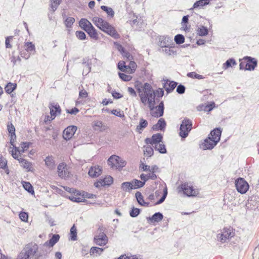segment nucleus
I'll return each instance as SVG.
<instances>
[{
    "label": "nucleus",
    "mask_w": 259,
    "mask_h": 259,
    "mask_svg": "<svg viewBox=\"0 0 259 259\" xmlns=\"http://www.w3.org/2000/svg\"><path fill=\"white\" fill-rule=\"evenodd\" d=\"M48 250L43 249L41 246L30 242L26 244L19 252L16 259H47Z\"/></svg>",
    "instance_id": "1"
},
{
    "label": "nucleus",
    "mask_w": 259,
    "mask_h": 259,
    "mask_svg": "<svg viewBox=\"0 0 259 259\" xmlns=\"http://www.w3.org/2000/svg\"><path fill=\"white\" fill-rule=\"evenodd\" d=\"M92 21L99 29L112 37L116 39L120 38V36L115 28L107 21L100 17H94Z\"/></svg>",
    "instance_id": "2"
},
{
    "label": "nucleus",
    "mask_w": 259,
    "mask_h": 259,
    "mask_svg": "<svg viewBox=\"0 0 259 259\" xmlns=\"http://www.w3.org/2000/svg\"><path fill=\"white\" fill-rule=\"evenodd\" d=\"M239 61L240 70L253 71L257 66V60L251 56H244Z\"/></svg>",
    "instance_id": "3"
},
{
    "label": "nucleus",
    "mask_w": 259,
    "mask_h": 259,
    "mask_svg": "<svg viewBox=\"0 0 259 259\" xmlns=\"http://www.w3.org/2000/svg\"><path fill=\"white\" fill-rule=\"evenodd\" d=\"M192 128V121L187 117H185L180 124L179 136L182 139H186Z\"/></svg>",
    "instance_id": "4"
},
{
    "label": "nucleus",
    "mask_w": 259,
    "mask_h": 259,
    "mask_svg": "<svg viewBox=\"0 0 259 259\" xmlns=\"http://www.w3.org/2000/svg\"><path fill=\"white\" fill-rule=\"evenodd\" d=\"M180 191L188 197H196L199 194L197 189H194L192 185H190L187 183L182 184L179 187Z\"/></svg>",
    "instance_id": "5"
},
{
    "label": "nucleus",
    "mask_w": 259,
    "mask_h": 259,
    "mask_svg": "<svg viewBox=\"0 0 259 259\" xmlns=\"http://www.w3.org/2000/svg\"><path fill=\"white\" fill-rule=\"evenodd\" d=\"M235 235V232L232 227H225L223 229L222 232L219 233L217 236V240L223 243L227 241Z\"/></svg>",
    "instance_id": "6"
},
{
    "label": "nucleus",
    "mask_w": 259,
    "mask_h": 259,
    "mask_svg": "<svg viewBox=\"0 0 259 259\" xmlns=\"http://www.w3.org/2000/svg\"><path fill=\"white\" fill-rule=\"evenodd\" d=\"M108 164L111 167H115L117 169H121L126 165L125 161L120 157L112 155L108 159Z\"/></svg>",
    "instance_id": "7"
},
{
    "label": "nucleus",
    "mask_w": 259,
    "mask_h": 259,
    "mask_svg": "<svg viewBox=\"0 0 259 259\" xmlns=\"http://www.w3.org/2000/svg\"><path fill=\"white\" fill-rule=\"evenodd\" d=\"M235 186L238 192L241 194L246 193L249 189L248 183L243 178H238L235 180Z\"/></svg>",
    "instance_id": "8"
},
{
    "label": "nucleus",
    "mask_w": 259,
    "mask_h": 259,
    "mask_svg": "<svg viewBox=\"0 0 259 259\" xmlns=\"http://www.w3.org/2000/svg\"><path fill=\"white\" fill-rule=\"evenodd\" d=\"M52 237L44 244H40L43 249L48 250V254L51 252L52 248L59 241L60 236L59 234H52Z\"/></svg>",
    "instance_id": "9"
},
{
    "label": "nucleus",
    "mask_w": 259,
    "mask_h": 259,
    "mask_svg": "<svg viewBox=\"0 0 259 259\" xmlns=\"http://www.w3.org/2000/svg\"><path fill=\"white\" fill-rule=\"evenodd\" d=\"M113 183V178L111 176H106L105 177L99 178L95 183L94 186L97 188L100 187H109Z\"/></svg>",
    "instance_id": "10"
},
{
    "label": "nucleus",
    "mask_w": 259,
    "mask_h": 259,
    "mask_svg": "<svg viewBox=\"0 0 259 259\" xmlns=\"http://www.w3.org/2000/svg\"><path fill=\"white\" fill-rule=\"evenodd\" d=\"M163 135L160 133L153 134L151 138H146L145 140V142L147 144H150L152 145H158V144L162 142Z\"/></svg>",
    "instance_id": "11"
},
{
    "label": "nucleus",
    "mask_w": 259,
    "mask_h": 259,
    "mask_svg": "<svg viewBox=\"0 0 259 259\" xmlns=\"http://www.w3.org/2000/svg\"><path fill=\"white\" fill-rule=\"evenodd\" d=\"M77 127L75 125H69L63 131V137L64 140L68 141L71 139L77 131Z\"/></svg>",
    "instance_id": "12"
},
{
    "label": "nucleus",
    "mask_w": 259,
    "mask_h": 259,
    "mask_svg": "<svg viewBox=\"0 0 259 259\" xmlns=\"http://www.w3.org/2000/svg\"><path fill=\"white\" fill-rule=\"evenodd\" d=\"M219 143V140H212L210 137H207L204 140V142L200 145L203 150H211Z\"/></svg>",
    "instance_id": "13"
},
{
    "label": "nucleus",
    "mask_w": 259,
    "mask_h": 259,
    "mask_svg": "<svg viewBox=\"0 0 259 259\" xmlns=\"http://www.w3.org/2000/svg\"><path fill=\"white\" fill-rule=\"evenodd\" d=\"M108 239L106 234L103 232L98 235H96L94 238V243L99 246H103L108 243Z\"/></svg>",
    "instance_id": "14"
},
{
    "label": "nucleus",
    "mask_w": 259,
    "mask_h": 259,
    "mask_svg": "<svg viewBox=\"0 0 259 259\" xmlns=\"http://www.w3.org/2000/svg\"><path fill=\"white\" fill-rule=\"evenodd\" d=\"M156 110H154L150 112L151 115L155 118H159L163 116L164 111V102L161 101L160 102L158 105L155 107V108Z\"/></svg>",
    "instance_id": "15"
},
{
    "label": "nucleus",
    "mask_w": 259,
    "mask_h": 259,
    "mask_svg": "<svg viewBox=\"0 0 259 259\" xmlns=\"http://www.w3.org/2000/svg\"><path fill=\"white\" fill-rule=\"evenodd\" d=\"M158 45L162 48L170 45L175 46L171 38L168 36H160L158 38Z\"/></svg>",
    "instance_id": "16"
},
{
    "label": "nucleus",
    "mask_w": 259,
    "mask_h": 259,
    "mask_svg": "<svg viewBox=\"0 0 259 259\" xmlns=\"http://www.w3.org/2000/svg\"><path fill=\"white\" fill-rule=\"evenodd\" d=\"M66 167L67 164L65 162H61L58 165L57 172L60 178L63 179L69 176Z\"/></svg>",
    "instance_id": "17"
},
{
    "label": "nucleus",
    "mask_w": 259,
    "mask_h": 259,
    "mask_svg": "<svg viewBox=\"0 0 259 259\" xmlns=\"http://www.w3.org/2000/svg\"><path fill=\"white\" fill-rule=\"evenodd\" d=\"M102 172V168L99 165L92 166L88 171L90 177L93 178L98 177Z\"/></svg>",
    "instance_id": "18"
},
{
    "label": "nucleus",
    "mask_w": 259,
    "mask_h": 259,
    "mask_svg": "<svg viewBox=\"0 0 259 259\" xmlns=\"http://www.w3.org/2000/svg\"><path fill=\"white\" fill-rule=\"evenodd\" d=\"M178 85V82L175 81H170L168 79L164 80L163 88L167 94L171 93Z\"/></svg>",
    "instance_id": "19"
},
{
    "label": "nucleus",
    "mask_w": 259,
    "mask_h": 259,
    "mask_svg": "<svg viewBox=\"0 0 259 259\" xmlns=\"http://www.w3.org/2000/svg\"><path fill=\"white\" fill-rule=\"evenodd\" d=\"M49 107L50 110V114L52 117H56L61 114V109L58 103H50Z\"/></svg>",
    "instance_id": "20"
},
{
    "label": "nucleus",
    "mask_w": 259,
    "mask_h": 259,
    "mask_svg": "<svg viewBox=\"0 0 259 259\" xmlns=\"http://www.w3.org/2000/svg\"><path fill=\"white\" fill-rule=\"evenodd\" d=\"M163 219V215L160 212H156L152 216L147 217V220L150 224L158 223Z\"/></svg>",
    "instance_id": "21"
},
{
    "label": "nucleus",
    "mask_w": 259,
    "mask_h": 259,
    "mask_svg": "<svg viewBox=\"0 0 259 259\" xmlns=\"http://www.w3.org/2000/svg\"><path fill=\"white\" fill-rule=\"evenodd\" d=\"M222 130L221 127H215L210 131L208 135V137L212 139V140H220Z\"/></svg>",
    "instance_id": "22"
},
{
    "label": "nucleus",
    "mask_w": 259,
    "mask_h": 259,
    "mask_svg": "<svg viewBox=\"0 0 259 259\" xmlns=\"http://www.w3.org/2000/svg\"><path fill=\"white\" fill-rule=\"evenodd\" d=\"M82 64L85 65V67L83 70L82 74L87 75L91 71L92 61L89 58H83Z\"/></svg>",
    "instance_id": "23"
},
{
    "label": "nucleus",
    "mask_w": 259,
    "mask_h": 259,
    "mask_svg": "<svg viewBox=\"0 0 259 259\" xmlns=\"http://www.w3.org/2000/svg\"><path fill=\"white\" fill-rule=\"evenodd\" d=\"M163 48L164 49H162V52H164L167 56H175L177 55V50L176 49L175 45H170Z\"/></svg>",
    "instance_id": "24"
},
{
    "label": "nucleus",
    "mask_w": 259,
    "mask_h": 259,
    "mask_svg": "<svg viewBox=\"0 0 259 259\" xmlns=\"http://www.w3.org/2000/svg\"><path fill=\"white\" fill-rule=\"evenodd\" d=\"M135 197L136 198L137 201L138 203L143 206L145 207H149L150 203L149 202H146L144 200V197L142 194V193L139 192L137 191L135 193Z\"/></svg>",
    "instance_id": "25"
},
{
    "label": "nucleus",
    "mask_w": 259,
    "mask_h": 259,
    "mask_svg": "<svg viewBox=\"0 0 259 259\" xmlns=\"http://www.w3.org/2000/svg\"><path fill=\"white\" fill-rule=\"evenodd\" d=\"M19 162L21 164V166L25 168L27 171H33L34 168L32 167L31 162L24 158H20Z\"/></svg>",
    "instance_id": "26"
},
{
    "label": "nucleus",
    "mask_w": 259,
    "mask_h": 259,
    "mask_svg": "<svg viewBox=\"0 0 259 259\" xmlns=\"http://www.w3.org/2000/svg\"><path fill=\"white\" fill-rule=\"evenodd\" d=\"M140 97L141 102L145 105L146 102L149 101V100L155 99V95H154V91H153L148 94L140 95Z\"/></svg>",
    "instance_id": "27"
},
{
    "label": "nucleus",
    "mask_w": 259,
    "mask_h": 259,
    "mask_svg": "<svg viewBox=\"0 0 259 259\" xmlns=\"http://www.w3.org/2000/svg\"><path fill=\"white\" fill-rule=\"evenodd\" d=\"M46 166L51 170L55 168V163L54 157L52 155H49L44 159Z\"/></svg>",
    "instance_id": "28"
},
{
    "label": "nucleus",
    "mask_w": 259,
    "mask_h": 259,
    "mask_svg": "<svg viewBox=\"0 0 259 259\" xmlns=\"http://www.w3.org/2000/svg\"><path fill=\"white\" fill-rule=\"evenodd\" d=\"M88 34L89 36L95 40H98L99 38L97 30L93 26V25L90 26L89 28L85 31Z\"/></svg>",
    "instance_id": "29"
},
{
    "label": "nucleus",
    "mask_w": 259,
    "mask_h": 259,
    "mask_svg": "<svg viewBox=\"0 0 259 259\" xmlns=\"http://www.w3.org/2000/svg\"><path fill=\"white\" fill-rule=\"evenodd\" d=\"M148 122L146 119L143 118H141L140 119L139 125L136 127V132L139 134H141L144 129L148 126Z\"/></svg>",
    "instance_id": "30"
},
{
    "label": "nucleus",
    "mask_w": 259,
    "mask_h": 259,
    "mask_svg": "<svg viewBox=\"0 0 259 259\" xmlns=\"http://www.w3.org/2000/svg\"><path fill=\"white\" fill-rule=\"evenodd\" d=\"M79 26L85 31L92 24L86 18H81L79 21Z\"/></svg>",
    "instance_id": "31"
},
{
    "label": "nucleus",
    "mask_w": 259,
    "mask_h": 259,
    "mask_svg": "<svg viewBox=\"0 0 259 259\" xmlns=\"http://www.w3.org/2000/svg\"><path fill=\"white\" fill-rule=\"evenodd\" d=\"M67 198L69 199L70 200H71L73 202H76V203L85 202L87 204H93V205L100 204V203H97L96 202H93V203L89 202V201L88 200H87V199H82V198H80V197H76L72 196H68L67 197Z\"/></svg>",
    "instance_id": "32"
},
{
    "label": "nucleus",
    "mask_w": 259,
    "mask_h": 259,
    "mask_svg": "<svg viewBox=\"0 0 259 259\" xmlns=\"http://www.w3.org/2000/svg\"><path fill=\"white\" fill-rule=\"evenodd\" d=\"M104 250V248H100L96 246H93L90 249V253L91 255H96V256L100 255Z\"/></svg>",
    "instance_id": "33"
},
{
    "label": "nucleus",
    "mask_w": 259,
    "mask_h": 259,
    "mask_svg": "<svg viewBox=\"0 0 259 259\" xmlns=\"http://www.w3.org/2000/svg\"><path fill=\"white\" fill-rule=\"evenodd\" d=\"M17 85L16 83L8 82L5 87V90L8 94H11L17 89Z\"/></svg>",
    "instance_id": "34"
},
{
    "label": "nucleus",
    "mask_w": 259,
    "mask_h": 259,
    "mask_svg": "<svg viewBox=\"0 0 259 259\" xmlns=\"http://www.w3.org/2000/svg\"><path fill=\"white\" fill-rule=\"evenodd\" d=\"M23 188L31 195L34 194V191L32 185L29 182L22 181Z\"/></svg>",
    "instance_id": "35"
},
{
    "label": "nucleus",
    "mask_w": 259,
    "mask_h": 259,
    "mask_svg": "<svg viewBox=\"0 0 259 259\" xmlns=\"http://www.w3.org/2000/svg\"><path fill=\"white\" fill-rule=\"evenodd\" d=\"M121 189L125 192H130L132 190L134 189L132 181L123 182L121 185Z\"/></svg>",
    "instance_id": "36"
},
{
    "label": "nucleus",
    "mask_w": 259,
    "mask_h": 259,
    "mask_svg": "<svg viewBox=\"0 0 259 259\" xmlns=\"http://www.w3.org/2000/svg\"><path fill=\"white\" fill-rule=\"evenodd\" d=\"M237 64V62L233 58L228 59L223 65V68L225 70L232 67Z\"/></svg>",
    "instance_id": "37"
},
{
    "label": "nucleus",
    "mask_w": 259,
    "mask_h": 259,
    "mask_svg": "<svg viewBox=\"0 0 259 259\" xmlns=\"http://www.w3.org/2000/svg\"><path fill=\"white\" fill-rule=\"evenodd\" d=\"M77 229L75 225H73L70 230L69 239L72 241H76L77 239Z\"/></svg>",
    "instance_id": "38"
},
{
    "label": "nucleus",
    "mask_w": 259,
    "mask_h": 259,
    "mask_svg": "<svg viewBox=\"0 0 259 259\" xmlns=\"http://www.w3.org/2000/svg\"><path fill=\"white\" fill-rule=\"evenodd\" d=\"M93 126L94 127H98L100 128V132H104L107 129V126L105 125L103 122L100 120H97L93 122Z\"/></svg>",
    "instance_id": "39"
},
{
    "label": "nucleus",
    "mask_w": 259,
    "mask_h": 259,
    "mask_svg": "<svg viewBox=\"0 0 259 259\" xmlns=\"http://www.w3.org/2000/svg\"><path fill=\"white\" fill-rule=\"evenodd\" d=\"M197 34L200 36H205L208 33V29L206 26H200L197 29Z\"/></svg>",
    "instance_id": "40"
},
{
    "label": "nucleus",
    "mask_w": 259,
    "mask_h": 259,
    "mask_svg": "<svg viewBox=\"0 0 259 259\" xmlns=\"http://www.w3.org/2000/svg\"><path fill=\"white\" fill-rule=\"evenodd\" d=\"M154 148L155 150L158 151L160 154H166L167 153L165 145L163 143H159L158 145H156L154 146Z\"/></svg>",
    "instance_id": "41"
},
{
    "label": "nucleus",
    "mask_w": 259,
    "mask_h": 259,
    "mask_svg": "<svg viewBox=\"0 0 259 259\" xmlns=\"http://www.w3.org/2000/svg\"><path fill=\"white\" fill-rule=\"evenodd\" d=\"M100 8L103 11L105 12L110 18L114 17L115 13L112 8L106 6H101Z\"/></svg>",
    "instance_id": "42"
},
{
    "label": "nucleus",
    "mask_w": 259,
    "mask_h": 259,
    "mask_svg": "<svg viewBox=\"0 0 259 259\" xmlns=\"http://www.w3.org/2000/svg\"><path fill=\"white\" fill-rule=\"evenodd\" d=\"M189 16L188 15L183 16L182 20V25L183 26V30L185 31L189 30V28L188 27L189 22Z\"/></svg>",
    "instance_id": "43"
},
{
    "label": "nucleus",
    "mask_w": 259,
    "mask_h": 259,
    "mask_svg": "<svg viewBox=\"0 0 259 259\" xmlns=\"http://www.w3.org/2000/svg\"><path fill=\"white\" fill-rule=\"evenodd\" d=\"M185 37L183 34H178L174 37L175 42L177 45H181L185 42Z\"/></svg>",
    "instance_id": "44"
},
{
    "label": "nucleus",
    "mask_w": 259,
    "mask_h": 259,
    "mask_svg": "<svg viewBox=\"0 0 259 259\" xmlns=\"http://www.w3.org/2000/svg\"><path fill=\"white\" fill-rule=\"evenodd\" d=\"M75 18L71 17H69L66 19H65L64 23L67 28H71L73 23L75 22Z\"/></svg>",
    "instance_id": "45"
},
{
    "label": "nucleus",
    "mask_w": 259,
    "mask_h": 259,
    "mask_svg": "<svg viewBox=\"0 0 259 259\" xmlns=\"http://www.w3.org/2000/svg\"><path fill=\"white\" fill-rule=\"evenodd\" d=\"M141 212V209L136 208L133 206L131 208V209L130 211V215L132 218H136L139 215Z\"/></svg>",
    "instance_id": "46"
},
{
    "label": "nucleus",
    "mask_w": 259,
    "mask_h": 259,
    "mask_svg": "<svg viewBox=\"0 0 259 259\" xmlns=\"http://www.w3.org/2000/svg\"><path fill=\"white\" fill-rule=\"evenodd\" d=\"M132 182L133 183L134 189L141 188L144 186L143 183H142L141 181L136 179H133V180H132Z\"/></svg>",
    "instance_id": "47"
},
{
    "label": "nucleus",
    "mask_w": 259,
    "mask_h": 259,
    "mask_svg": "<svg viewBox=\"0 0 259 259\" xmlns=\"http://www.w3.org/2000/svg\"><path fill=\"white\" fill-rule=\"evenodd\" d=\"M25 47H26L25 50L29 52H35V47L34 44L31 41L25 42Z\"/></svg>",
    "instance_id": "48"
},
{
    "label": "nucleus",
    "mask_w": 259,
    "mask_h": 259,
    "mask_svg": "<svg viewBox=\"0 0 259 259\" xmlns=\"http://www.w3.org/2000/svg\"><path fill=\"white\" fill-rule=\"evenodd\" d=\"M62 0H51L50 7L52 9L53 12L55 11L61 4Z\"/></svg>",
    "instance_id": "49"
},
{
    "label": "nucleus",
    "mask_w": 259,
    "mask_h": 259,
    "mask_svg": "<svg viewBox=\"0 0 259 259\" xmlns=\"http://www.w3.org/2000/svg\"><path fill=\"white\" fill-rule=\"evenodd\" d=\"M142 88L144 93L143 94H148L154 90L151 84L148 82L144 83Z\"/></svg>",
    "instance_id": "50"
},
{
    "label": "nucleus",
    "mask_w": 259,
    "mask_h": 259,
    "mask_svg": "<svg viewBox=\"0 0 259 259\" xmlns=\"http://www.w3.org/2000/svg\"><path fill=\"white\" fill-rule=\"evenodd\" d=\"M157 123L158 125V127L160 128V131H164L165 130L166 122L164 118H160Z\"/></svg>",
    "instance_id": "51"
},
{
    "label": "nucleus",
    "mask_w": 259,
    "mask_h": 259,
    "mask_svg": "<svg viewBox=\"0 0 259 259\" xmlns=\"http://www.w3.org/2000/svg\"><path fill=\"white\" fill-rule=\"evenodd\" d=\"M127 69H129V70H130L129 71H128V72H129L131 74H132L135 72V71H136L137 66L136 62L133 61H131L130 62L129 65H127Z\"/></svg>",
    "instance_id": "52"
},
{
    "label": "nucleus",
    "mask_w": 259,
    "mask_h": 259,
    "mask_svg": "<svg viewBox=\"0 0 259 259\" xmlns=\"http://www.w3.org/2000/svg\"><path fill=\"white\" fill-rule=\"evenodd\" d=\"M159 100L157 99V98H155V99H153V100L152 99H150L149 100V101H148L147 102L148 104V107L149 108V109L150 110V112H152V111H153L155 108V104H156V101H158Z\"/></svg>",
    "instance_id": "53"
},
{
    "label": "nucleus",
    "mask_w": 259,
    "mask_h": 259,
    "mask_svg": "<svg viewBox=\"0 0 259 259\" xmlns=\"http://www.w3.org/2000/svg\"><path fill=\"white\" fill-rule=\"evenodd\" d=\"M187 76L192 78L202 79L204 78V77L202 75L197 74L195 72H191L187 73Z\"/></svg>",
    "instance_id": "54"
},
{
    "label": "nucleus",
    "mask_w": 259,
    "mask_h": 259,
    "mask_svg": "<svg viewBox=\"0 0 259 259\" xmlns=\"http://www.w3.org/2000/svg\"><path fill=\"white\" fill-rule=\"evenodd\" d=\"M75 35L76 37L81 40H85L87 38L85 33L81 30H77L75 32Z\"/></svg>",
    "instance_id": "55"
},
{
    "label": "nucleus",
    "mask_w": 259,
    "mask_h": 259,
    "mask_svg": "<svg viewBox=\"0 0 259 259\" xmlns=\"http://www.w3.org/2000/svg\"><path fill=\"white\" fill-rule=\"evenodd\" d=\"M117 68L122 72H126L127 66L125 65L124 61H120L117 64Z\"/></svg>",
    "instance_id": "56"
},
{
    "label": "nucleus",
    "mask_w": 259,
    "mask_h": 259,
    "mask_svg": "<svg viewBox=\"0 0 259 259\" xmlns=\"http://www.w3.org/2000/svg\"><path fill=\"white\" fill-rule=\"evenodd\" d=\"M145 150L144 151V154L146 155L148 157H151L154 154V150L153 148L150 146H147L146 147H144Z\"/></svg>",
    "instance_id": "57"
},
{
    "label": "nucleus",
    "mask_w": 259,
    "mask_h": 259,
    "mask_svg": "<svg viewBox=\"0 0 259 259\" xmlns=\"http://www.w3.org/2000/svg\"><path fill=\"white\" fill-rule=\"evenodd\" d=\"M118 76L119 78L123 81H130L132 77L131 75H127L125 73H121V72H118Z\"/></svg>",
    "instance_id": "58"
},
{
    "label": "nucleus",
    "mask_w": 259,
    "mask_h": 259,
    "mask_svg": "<svg viewBox=\"0 0 259 259\" xmlns=\"http://www.w3.org/2000/svg\"><path fill=\"white\" fill-rule=\"evenodd\" d=\"M154 95H155V98H162L164 95V90L162 88H158L157 90H153Z\"/></svg>",
    "instance_id": "59"
},
{
    "label": "nucleus",
    "mask_w": 259,
    "mask_h": 259,
    "mask_svg": "<svg viewBox=\"0 0 259 259\" xmlns=\"http://www.w3.org/2000/svg\"><path fill=\"white\" fill-rule=\"evenodd\" d=\"M215 105V104L214 102H210L204 107L203 110L206 112H210L213 109Z\"/></svg>",
    "instance_id": "60"
},
{
    "label": "nucleus",
    "mask_w": 259,
    "mask_h": 259,
    "mask_svg": "<svg viewBox=\"0 0 259 259\" xmlns=\"http://www.w3.org/2000/svg\"><path fill=\"white\" fill-rule=\"evenodd\" d=\"M7 130L9 132V135H12L13 136H15V127L12 123L7 125Z\"/></svg>",
    "instance_id": "61"
},
{
    "label": "nucleus",
    "mask_w": 259,
    "mask_h": 259,
    "mask_svg": "<svg viewBox=\"0 0 259 259\" xmlns=\"http://www.w3.org/2000/svg\"><path fill=\"white\" fill-rule=\"evenodd\" d=\"M111 113L116 116L122 118L124 117V114L123 111L119 110L118 111L116 109H113L111 110Z\"/></svg>",
    "instance_id": "62"
},
{
    "label": "nucleus",
    "mask_w": 259,
    "mask_h": 259,
    "mask_svg": "<svg viewBox=\"0 0 259 259\" xmlns=\"http://www.w3.org/2000/svg\"><path fill=\"white\" fill-rule=\"evenodd\" d=\"M81 196L84 198L93 199L97 198V195L94 194L89 193L85 191H82Z\"/></svg>",
    "instance_id": "63"
},
{
    "label": "nucleus",
    "mask_w": 259,
    "mask_h": 259,
    "mask_svg": "<svg viewBox=\"0 0 259 259\" xmlns=\"http://www.w3.org/2000/svg\"><path fill=\"white\" fill-rule=\"evenodd\" d=\"M186 91V87L184 85L180 84L177 86L176 92L178 94L182 95L185 93Z\"/></svg>",
    "instance_id": "64"
}]
</instances>
